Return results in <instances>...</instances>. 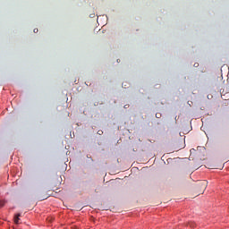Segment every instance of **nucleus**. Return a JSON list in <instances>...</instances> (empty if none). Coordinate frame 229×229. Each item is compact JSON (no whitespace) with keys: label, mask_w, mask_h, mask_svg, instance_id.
Segmentation results:
<instances>
[{"label":"nucleus","mask_w":229,"mask_h":229,"mask_svg":"<svg viewBox=\"0 0 229 229\" xmlns=\"http://www.w3.org/2000/svg\"><path fill=\"white\" fill-rule=\"evenodd\" d=\"M19 217H21V213H18V214H16L14 216V223H15V225H19V221H21V218H19Z\"/></svg>","instance_id":"obj_1"},{"label":"nucleus","mask_w":229,"mask_h":229,"mask_svg":"<svg viewBox=\"0 0 229 229\" xmlns=\"http://www.w3.org/2000/svg\"><path fill=\"white\" fill-rule=\"evenodd\" d=\"M188 226H190V228H196V222H189Z\"/></svg>","instance_id":"obj_2"},{"label":"nucleus","mask_w":229,"mask_h":229,"mask_svg":"<svg viewBox=\"0 0 229 229\" xmlns=\"http://www.w3.org/2000/svg\"><path fill=\"white\" fill-rule=\"evenodd\" d=\"M157 119H160L162 117V114L160 113L156 114Z\"/></svg>","instance_id":"obj_3"},{"label":"nucleus","mask_w":229,"mask_h":229,"mask_svg":"<svg viewBox=\"0 0 229 229\" xmlns=\"http://www.w3.org/2000/svg\"><path fill=\"white\" fill-rule=\"evenodd\" d=\"M4 203H6V201H4V200H0V207H4Z\"/></svg>","instance_id":"obj_4"},{"label":"nucleus","mask_w":229,"mask_h":229,"mask_svg":"<svg viewBox=\"0 0 229 229\" xmlns=\"http://www.w3.org/2000/svg\"><path fill=\"white\" fill-rule=\"evenodd\" d=\"M34 33H38V29H34Z\"/></svg>","instance_id":"obj_5"},{"label":"nucleus","mask_w":229,"mask_h":229,"mask_svg":"<svg viewBox=\"0 0 229 229\" xmlns=\"http://www.w3.org/2000/svg\"><path fill=\"white\" fill-rule=\"evenodd\" d=\"M98 135H101L103 133V131H98Z\"/></svg>","instance_id":"obj_6"},{"label":"nucleus","mask_w":229,"mask_h":229,"mask_svg":"<svg viewBox=\"0 0 229 229\" xmlns=\"http://www.w3.org/2000/svg\"><path fill=\"white\" fill-rule=\"evenodd\" d=\"M82 175H83V174H81V173L79 174L80 178H81Z\"/></svg>","instance_id":"obj_7"},{"label":"nucleus","mask_w":229,"mask_h":229,"mask_svg":"<svg viewBox=\"0 0 229 229\" xmlns=\"http://www.w3.org/2000/svg\"><path fill=\"white\" fill-rule=\"evenodd\" d=\"M89 17H96V14H90Z\"/></svg>","instance_id":"obj_8"}]
</instances>
